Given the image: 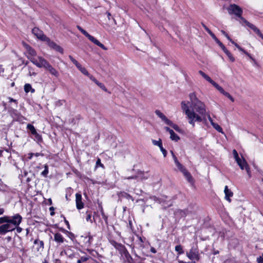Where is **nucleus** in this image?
<instances>
[{
  "label": "nucleus",
  "mask_w": 263,
  "mask_h": 263,
  "mask_svg": "<svg viewBox=\"0 0 263 263\" xmlns=\"http://www.w3.org/2000/svg\"><path fill=\"white\" fill-rule=\"evenodd\" d=\"M22 218L18 214L12 217L4 216L0 218V234L4 235L7 232L14 230L22 221Z\"/></svg>",
  "instance_id": "nucleus-1"
},
{
  "label": "nucleus",
  "mask_w": 263,
  "mask_h": 263,
  "mask_svg": "<svg viewBox=\"0 0 263 263\" xmlns=\"http://www.w3.org/2000/svg\"><path fill=\"white\" fill-rule=\"evenodd\" d=\"M227 10L229 14L235 15L239 18L242 22L246 23L253 31H258L257 28L254 25L248 22L242 17V10L239 6L236 4H231L227 8Z\"/></svg>",
  "instance_id": "nucleus-2"
},
{
  "label": "nucleus",
  "mask_w": 263,
  "mask_h": 263,
  "mask_svg": "<svg viewBox=\"0 0 263 263\" xmlns=\"http://www.w3.org/2000/svg\"><path fill=\"white\" fill-rule=\"evenodd\" d=\"M189 102L183 101L181 103V108L189 119V123L194 126L195 122H201L200 117L192 110L189 106Z\"/></svg>",
  "instance_id": "nucleus-3"
},
{
  "label": "nucleus",
  "mask_w": 263,
  "mask_h": 263,
  "mask_svg": "<svg viewBox=\"0 0 263 263\" xmlns=\"http://www.w3.org/2000/svg\"><path fill=\"white\" fill-rule=\"evenodd\" d=\"M198 72L204 79L214 86L221 93L228 98L232 102H233L234 101V99L232 96L229 92H226L222 87L214 81L209 76L201 70H199Z\"/></svg>",
  "instance_id": "nucleus-4"
},
{
  "label": "nucleus",
  "mask_w": 263,
  "mask_h": 263,
  "mask_svg": "<svg viewBox=\"0 0 263 263\" xmlns=\"http://www.w3.org/2000/svg\"><path fill=\"white\" fill-rule=\"evenodd\" d=\"M191 107L192 110H194L196 114L200 117L202 121L206 114V107L204 103L201 101H199L191 105Z\"/></svg>",
  "instance_id": "nucleus-5"
},
{
  "label": "nucleus",
  "mask_w": 263,
  "mask_h": 263,
  "mask_svg": "<svg viewBox=\"0 0 263 263\" xmlns=\"http://www.w3.org/2000/svg\"><path fill=\"white\" fill-rule=\"evenodd\" d=\"M233 154L240 168L242 170H245L249 176V177L250 178L251 177L250 169L246 160L244 158L241 159L239 157L238 154L235 149L233 151Z\"/></svg>",
  "instance_id": "nucleus-6"
},
{
  "label": "nucleus",
  "mask_w": 263,
  "mask_h": 263,
  "mask_svg": "<svg viewBox=\"0 0 263 263\" xmlns=\"http://www.w3.org/2000/svg\"><path fill=\"white\" fill-rule=\"evenodd\" d=\"M30 61L38 68H43L44 69L49 63L46 59L40 56L31 57Z\"/></svg>",
  "instance_id": "nucleus-7"
},
{
  "label": "nucleus",
  "mask_w": 263,
  "mask_h": 263,
  "mask_svg": "<svg viewBox=\"0 0 263 263\" xmlns=\"http://www.w3.org/2000/svg\"><path fill=\"white\" fill-rule=\"evenodd\" d=\"M186 256L191 260L198 261L200 259V254L197 248L193 247L189 251L186 252Z\"/></svg>",
  "instance_id": "nucleus-8"
},
{
  "label": "nucleus",
  "mask_w": 263,
  "mask_h": 263,
  "mask_svg": "<svg viewBox=\"0 0 263 263\" xmlns=\"http://www.w3.org/2000/svg\"><path fill=\"white\" fill-rule=\"evenodd\" d=\"M178 168L181 172L187 181L190 183L193 182V179L191 174L184 168V167L178 161L175 163Z\"/></svg>",
  "instance_id": "nucleus-9"
},
{
  "label": "nucleus",
  "mask_w": 263,
  "mask_h": 263,
  "mask_svg": "<svg viewBox=\"0 0 263 263\" xmlns=\"http://www.w3.org/2000/svg\"><path fill=\"white\" fill-rule=\"evenodd\" d=\"M178 168L181 172L187 181L190 183L193 182V179L191 174L184 168V167L178 161L175 163Z\"/></svg>",
  "instance_id": "nucleus-10"
},
{
  "label": "nucleus",
  "mask_w": 263,
  "mask_h": 263,
  "mask_svg": "<svg viewBox=\"0 0 263 263\" xmlns=\"http://www.w3.org/2000/svg\"><path fill=\"white\" fill-rule=\"evenodd\" d=\"M86 35V36L88 37V39L91 41L92 42H93L94 44L97 45V46L101 47L102 49L104 50H107V48L101 43H100L98 40H97L96 39H95L93 36L90 35V34H85Z\"/></svg>",
  "instance_id": "nucleus-11"
},
{
  "label": "nucleus",
  "mask_w": 263,
  "mask_h": 263,
  "mask_svg": "<svg viewBox=\"0 0 263 263\" xmlns=\"http://www.w3.org/2000/svg\"><path fill=\"white\" fill-rule=\"evenodd\" d=\"M45 69L49 71L51 75L57 78H58L59 76V72H58V71L57 69H55L53 67H52V66L51 64H50L49 63L46 66Z\"/></svg>",
  "instance_id": "nucleus-12"
},
{
  "label": "nucleus",
  "mask_w": 263,
  "mask_h": 263,
  "mask_svg": "<svg viewBox=\"0 0 263 263\" xmlns=\"http://www.w3.org/2000/svg\"><path fill=\"white\" fill-rule=\"evenodd\" d=\"M24 47H25V48L27 50V53L28 54L27 55V58L30 60V58L31 57H36V53L33 49H32L30 46H29L27 44H24Z\"/></svg>",
  "instance_id": "nucleus-13"
},
{
  "label": "nucleus",
  "mask_w": 263,
  "mask_h": 263,
  "mask_svg": "<svg viewBox=\"0 0 263 263\" xmlns=\"http://www.w3.org/2000/svg\"><path fill=\"white\" fill-rule=\"evenodd\" d=\"M76 206L78 210H81L84 208V204L82 201V195L81 194L77 193L76 194Z\"/></svg>",
  "instance_id": "nucleus-14"
},
{
  "label": "nucleus",
  "mask_w": 263,
  "mask_h": 263,
  "mask_svg": "<svg viewBox=\"0 0 263 263\" xmlns=\"http://www.w3.org/2000/svg\"><path fill=\"white\" fill-rule=\"evenodd\" d=\"M54 240L60 245L64 242L65 239L61 233H55L54 234Z\"/></svg>",
  "instance_id": "nucleus-15"
},
{
  "label": "nucleus",
  "mask_w": 263,
  "mask_h": 263,
  "mask_svg": "<svg viewBox=\"0 0 263 263\" xmlns=\"http://www.w3.org/2000/svg\"><path fill=\"white\" fill-rule=\"evenodd\" d=\"M8 111L14 120H18L21 118L20 114L14 109H9Z\"/></svg>",
  "instance_id": "nucleus-16"
},
{
  "label": "nucleus",
  "mask_w": 263,
  "mask_h": 263,
  "mask_svg": "<svg viewBox=\"0 0 263 263\" xmlns=\"http://www.w3.org/2000/svg\"><path fill=\"white\" fill-rule=\"evenodd\" d=\"M224 192L225 194V199L229 202H230L231 201L230 197L233 196V193L228 189V186L227 185L225 186L224 187Z\"/></svg>",
  "instance_id": "nucleus-17"
},
{
  "label": "nucleus",
  "mask_w": 263,
  "mask_h": 263,
  "mask_svg": "<svg viewBox=\"0 0 263 263\" xmlns=\"http://www.w3.org/2000/svg\"><path fill=\"white\" fill-rule=\"evenodd\" d=\"M48 45L52 48L54 49L56 51L62 53L63 52V48L60 46L56 44L55 43L50 41Z\"/></svg>",
  "instance_id": "nucleus-18"
},
{
  "label": "nucleus",
  "mask_w": 263,
  "mask_h": 263,
  "mask_svg": "<svg viewBox=\"0 0 263 263\" xmlns=\"http://www.w3.org/2000/svg\"><path fill=\"white\" fill-rule=\"evenodd\" d=\"M34 244L36 245V250L37 251H42L44 249V242L39 239H35L34 241Z\"/></svg>",
  "instance_id": "nucleus-19"
},
{
  "label": "nucleus",
  "mask_w": 263,
  "mask_h": 263,
  "mask_svg": "<svg viewBox=\"0 0 263 263\" xmlns=\"http://www.w3.org/2000/svg\"><path fill=\"white\" fill-rule=\"evenodd\" d=\"M155 114H156L157 116H158V117H159L160 118H161V120L163 121H164L166 124L170 120L168 119H167L166 118V117L162 112H161L159 110H156L155 111Z\"/></svg>",
  "instance_id": "nucleus-20"
},
{
  "label": "nucleus",
  "mask_w": 263,
  "mask_h": 263,
  "mask_svg": "<svg viewBox=\"0 0 263 263\" xmlns=\"http://www.w3.org/2000/svg\"><path fill=\"white\" fill-rule=\"evenodd\" d=\"M36 37L41 41L46 42L47 44L50 41L49 38H48L45 34H34Z\"/></svg>",
  "instance_id": "nucleus-21"
},
{
  "label": "nucleus",
  "mask_w": 263,
  "mask_h": 263,
  "mask_svg": "<svg viewBox=\"0 0 263 263\" xmlns=\"http://www.w3.org/2000/svg\"><path fill=\"white\" fill-rule=\"evenodd\" d=\"M189 98L190 100L191 105H192L193 104H195V103L197 102L198 101H200L199 100L196 95L195 92H191L189 94Z\"/></svg>",
  "instance_id": "nucleus-22"
},
{
  "label": "nucleus",
  "mask_w": 263,
  "mask_h": 263,
  "mask_svg": "<svg viewBox=\"0 0 263 263\" xmlns=\"http://www.w3.org/2000/svg\"><path fill=\"white\" fill-rule=\"evenodd\" d=\"M167 125L171 126L173 129H174L176 132L179 133H182L183 130L181 129L177 124L173 123L172 121L170 120L166 124Z\"/></svg>",
  "instance_id": "nucleus-23"
},
{
  "label": "nucleus",
  "mask_w": 263,
  "mask_h": 263,
  "mask_svg": "<svg viewBox=\"0 0 263 263\" xmlns=\"http://www.w3.org/2000/svg\"><path fill=\"white\" fill-rule=\"evenodd\" d=\"M69 58L77 68L80 71L83 67L76 60H75L71 55H69Z\"/></svg>",
  "instance_id": "nucleus-24"
},
{
  "label": "nucleus",
  "mask_w": 263,
  "mask_h": 263,
  "mask_svg": "<svg viewBox=\"0 0 263 263\" xmlns=\"http://www.w3.org/2000/svg\"><path fill=\"white\" fill-rule=\"evenodd\" d=\"M159 202L160 204H161L162 206H163L164 208H166L169 206H171L172 204V202L170 201H167L166 200H159Z\"/></svg>",
  "instance_id": "nucleus-25"
},
{
  "label": "nucleus",
  "mask_w": 263,
  "mask_h": 263,
  "mask_svg": "<svg viewBox=\"0 0 263 263\" xmlns=\"http://www.w3.org/2000/svg\"><path fill=\"white\" fill-rule=\"evenodd\" d=\"M24 91L28 93L29 91L31 92L32 93L34 92L35 91V90L32 88L31 85L30 84H26L24 85Z\"/></svg>",
  "instance_id": "nucleus-26"
},
{
  "label": "nucleus",
  "mask_w": 263,
  "mask_h": 263,
  "mask_svg": "<svg viewBox=\"0 0 263 263\" xmlns=\"http://www.w3.org/2000/svg\"><path fill=\"white\" fill-rule=\"evenodd\" d=\"M170 138L172 140L178 141L180 139L179 137L177 134H176L173 130H172L171 133H170Z\"/></svg>",
  "instance_id": "nucleus-27"
},
{
  "label": "nucleus",
  "mask_w": 263,
  "mask_h": 263,
  "mask_svg": "<svg viewBox=\"0 0 263 263\" xmlns=\"http://www.w3.org/2000/svg\"><path fill=\"white\" fill-rule=\"evenodd\" d=\"M27 128L30 131L31 134L33 135L37 133L35 127L32 124H28L27 125Z\"/></svg>",
  "instance_id": "nucleus-28"
},
{
  "label": "nucleus",
  "mask_w": 263,
  "mask_h": 263,
  "mask_svg": "<svg viewBox=\"0 0 263 263\" xmlns=\"http://www.w3.org/2000/svg\"><path fill=\"white\" fill-rule=\"evenodd\" d=\"M175 251L178 253V255H181L184 253L183 248L181 245H177L175 247Z\"/></svg>",
  "instance_id": "nucleus-29"
},
{
  "label": "nucleus",
  "mask_w": 263,
  "mask_h": 263,
  "mask_svg": "<svg viewBox=\"0 0 263 263\" xmlns=\"http://www.w3.org/2000/svg\"><path fill=\"white\" fill-rule=\"evenodd\" d=\"M211 34L213 39L216 41V42L218 44V45L221 49L224 47L223 44L219 40H218V39L215 36V34Z\"/></svg>",
  "instance_id": "nucleus-30"
},
{
  "label": "nucleus",
  "mask_w": 263,
  "mask_h": 263,
  "mask_svg": "<svg viewBox=\"0 0 263 263\" xmlns=\"http://www.w3.org/2000/svg\"><path fill=\"white\" fill-rule=\"evenodd\" d=\"M148 176H149V175L148 174V173H141L140 174H139V175L138 176V177L141 180H143L147 179L148 178Z\"/></svg>",
  "instance_id": "nucleus-31"
},
{
  "label": "nucleus",
  "mask_w": 263,
  "mask_h": 263,
  "mask_svg": "<svg viewBox=\"0 0 263 263\" xmlns=\"http://www.w3.org/2000/svg\"><path fill=\"white\" fill-rule=\"evenodd\" d=\"M212 126L218 132L224 134L222 128L218 124L214 123L213 124Z\"/></svg>",
  "instance_id": "nucleus-32"
},
{
  "label": "nucleus",
  "mask_w": 263,
  "mask_h": 263,
  "mask_svg": "<svg viewBox=\"0 0 263 263\" xmlns=\"http://www.w3.org/2000/svg\"><path fill=\"white\" fill-rule=\"evenodd\" d=\"M86 214L87 216L86 217V220L87 221H90L91 223L95 222V218L93 217L92 219L91 218V215L90 213L87 212Z\"/></svg>",
  "instance_id": "nucleus-33"
},
{
  "label": "nucleus",
  "mask_w": 263,
  "mask_h": 263,
  "mask_svg": "<svg viewBox=\"0 0 263 263\" xmlns=\"http://www.w3.org/2000/svg\"><path fill=\"white\" fill-rule=\"evenodd\" d=\"M111 243L112 246H114V247L115 248H116L117 249H120V250H122V248H123V245H122L120 243H118L114 241H112L111 242Z\"/></svg>",
  "instance_id": "nucleus-34"
},
{
  "label": "nucleus",
  "mask_w": 263,
  "mask_h": 263,
  "mask_svg": "<svg viewBox=\"0 0 263 263\" xmlns=\"http://www.w3.org/2000/svg\"><path fill=\"white\" fill-rule=\"evenodd\" d=\"M152 143L154 145L158 146L159 148L162 146V143L161 139H159V140H152Z\"/></svg>",
  "instance_id": "nucleus-35"
},
{
  "label": "nucleus",
  "mask_w": 263,
  "mask_h": 263,
  "mask_svg": "<svg viewBox=\"0 0 263 263\" xmlns=\"http://www.w3.org/2000/svg\"><path fill=\"white\" fill-rule=\"evenodd\" d=\"M226 37H227V39L228 40H229L233 44L235 45V46L240 51H243L244 53H246V52L243 50V49L242 48H241L238 44H237L236 43H234L233 41H232L229 36H228V34H226Z\"/></svg>",
  "instance_id": "nucleus-36"
},
{
  "label": "nucleus",
  "mask_w": 263,
  "mask_h": 263,
  "mask_svg": "<svg viewBox=\"0 0 263 263\" xmlns=\"http://www.w3.org/2000/svg\"><path fill=\"white\" fill-rule=\"evenodd\" d=\"M28 76L35 77L36 75V73L34 71L32 67H28Z\"/></svg>",
  "instance_id": "nucleus-37"
},
{
  "label": "nucleus",
  "mask_w": 263,
  "mask_h": 263,
  "mask_svg": "<svg viewBox=\"0 0 263 263\" xmlns=\"http://www.w3.org/2000/svg\"><path fill=\"white\" fill-rule=\"evenodd\" d=\"M48 174V166L47 165H44V170L42 172L41 174L44 177H46Z\"/></svg>",
  "instance_id": "nucleus-38"
},
{
  "label": "nucleus",
  "mask_w": 263,
  "mask_h": 263,
  "mask_svg": "<svg viewBox=\"0 0 263 263\" xmlns=\"http://www.w3.org/2000/svg\"><path fill=\"white\" fill-rule=\"evenodd\" d=\"M100 88H101L102 89H103L104 91L107 92L108 90L105 85L102 83L99 82V81L96 84Z\"/></svg>",
  "instance_id": "nucleus-39"
},
{
  "label": "nucleus",
  "mask_w": 263,
  "mask_h": 263,
  "mask_svg": "<svg viewBox=\"0 0 263 263\" xmlns=\"http://www.w3.org/2000/svg\"><path fill=\"white\" fill-rule=\"evenodd\" d=\"M88 258L89 257L87 255L83 256L80 259L78 260L77 263H82V262L86 261Z\"/></svg>",
  "instance_id": "nucleus-40"
},
{
  "label": "nucleus",
  "mask_w": 263,
  "mask_h": 263,
  "mask_svg": "<svg viewBox=\"0 0 263 263\" xmlns=\"http://www.w3.org/2000/svg\"><path fill=\"white\" fill-rule=\"evenodd\" d=\"M80 71L85 76L87 77L89 76L90 74L87 70V69L85 67H82V68L80 70Z\"/></svg>",
  "instance_id": "nucleus-41"
},
{
  "label": "nucleus",
  "mask_w": 263,
  "mask_h": 263,
  "mask_svg": "<svg viewBox=\"0 0 263 263\" xmlns=\"http://www.w3.org/2000/svg\"><path fill=\"white\" fill-rule=\"evenodd\" d=\"M98 166H100L102 167H104V165L101 163V159L100 158H98L97 162H96V167H98Z\"/></svg>",
  "instance_id": "nucleus-42"
},
{
  "label": "nucleus",
  "mask_w": 263,
  "mask_h": 263,
  "mask_svg": "<svg viewBox=\"0 0 263 263\" xmlns=\"http://www.w3.org/2000/svg\"><path fill=\"white\" fill-rule=\"evenodd\" d=\"M34 136L37 141H40L42 140V136L37 133L34 134Z\"/></svg>",
  "instance_id": "nucleus-43"
},
{
  "label": "nucleus",
  "mask_w": 263,
  "mask_h": 263,
  "mask_svg": "<svg viewBox=\"0 0 263 263\" xmlns=\"http://www.w3.org/2000/svg\"><path fill=\"white\" fill-rule=\"evenodd\" d=\"M86 239H87L86 242L88 243V246H89L91 243L92 237L91 236H89L88 237H86Z\"/></svg>",
  "instance_id": "nucleus-44"
},
{
  "label": "nucleus",
  "mask_w": 263,
  "mask_h": 263,
  "mask_svg": "<svg viewBox=\"0 0 263 263\" xmlns=\"http://www.w3.org/2000/svg\"><path fill=\"white\" fill-rule=\"evenodd\" d=\"M257 263H263V254L257 258Z\"/></svg>",
  "instance_id": "nucleus-45"
},
{
  "label": "nucleus",
  "mask_w": 263,
  "mask_h": 263,
  "mask_svg": "<svg viewBox=\"0 0 263 263\" xmlns=\"http://www.w3.org/2000/svg\"><path fill=\"white\" fill-rule=\"evenodd\" d=\"M122 194V196L126 197V198L127 199H132V197L128 194L126 193H121Z\"/></svg>",
  "instance_id": "nucleus-46"
},
{
  "label": "nucleus",
  "mask_w": 263,
  "mask_h": 263,
  "mask_svg": "<svg viewBox=\"0 0 263 263\" xmlns=\"http://www.w3.org/2000/svg\"><path fill=\"white\" fill-rule=\"evenodd\" d=\"M160 151H161V152L162 153L163 156L164 157H166V156L167 155L166 151L163 147L162 146L161 147H160Z\"/></svg>",
  "instance_id": "nucleus-47"
},
{
  "label": "nucleus",
  "mask_w": 263,
  "mask_h": 263,
  "mask_svg": "<svg viewBox=\"0 0 263 263\" xmlns=\"http://www.w3.org/2000/svg\"><path fill=\"white\" fill-rule=\"evenodd\" d=\"M88 77H89V78L96 84H97V83L98 82V81L91 74H90L89 76H88Z\"/></svg>",
  "instance_id": "nucleus-48"
},
{
  "label": "nucleus",
  "mask_w": 263,
  "mask_h": 263,
  "mask_svg": "<svg viewBox=\"0 0 263 263\" xmlns=\"http://www.w3.org/2000/svg\"><path fill=\"white\" fill-rule=\"evenodd\" d=\"M8 99L9 100V102H10V103L14 102L15 104V107L17 106V100H14L13 98H10V97H9Z\"/></svg>",
  "instance_id": "nucleus-49"
},
{
  "label": "nucleus",
  "mask_w": 263,
  "mask_h": 263,
  "mask_svg": "<svg viewBox=\"0 0 263 263\" xmlns=\"http://www.w3.org/2000/svg\"><path fill=\"white\" fill-rule=\"evenodd\" d=\"M229 59V60L231 62H234L235 61V58L233 57L231 53H230L229 55H227Z\"/></svg>",
  "instance_id": "nucleus-50"
},
{
  "label": "nucleus",
  "mask_w": 263,
  "mask_h": 263,
  "mask_svg": "<svg viewBox=\"0 0 263 263\" xmlns=\"http://www.w3.org/2000/svg\"><path fill=\"white\" fill-rule=\"evenodd\" d=\"M223 52L227 54V55H229L230 53H231L225 47V46L221 49Z\"/></svg>",
  "instance_id": "nucleus-51"
},
{
  "label": "nucleus",
  "mask_w": 263,
  "mask_h": 263,
  "mask_svg": "<svg viewBox=\"0 0 263 263\" xmlns=\"http://www.w3.org/2000/svg\"><path fill=\"white\" fill-rule=\"evenodd\" d=\"M208 120H209L210 122L211 123V125H212L214 123V122H213V120L212 119V118L210 115H208Z\"/></svg>",
  "instance_id": "nucleus-52"
},
{
  "label": "nucleus",
  "mask_w": 263,
  "mask_h": 263,
  "mask_svg": "<svg viewBox=\"0 0 263 263\" xmlns=\"http://www.w3.org/2000/svg\"><path fill=\"white\" fill-rule=\"evenodd\" d=\"M49 210L51 211V215L53 216L54 214V213L53 212L54 208L53 206H51L49 208Z\"/></svg>",
  "instance_id": "nucleus-53"
},
{
  "label": "nucleus",
  "mask_w": 263,
  "mask_h": 263,
  "mask_svg": "<svg viewBox=\"0 0 263 263\" xmlns=\"http://www.w3.org/2000/svg\"><path fill=\"white\" fill-rule=\"evenodd\" d=\"M164 129L166 131L168 132L169 133H171V132L173 130L172 129H171L170 128H169L168 127H164Z\"/></svg>",
  "instance_id": "nucleus-54"
},
{
  "label": "nucleus",
  "mask_w": 263,
  "mask_h": 263,
  "mask_svg": "<svg viewBox=\"0 0 263 263\" xmlns=\"http://www.w3.org/2000/svg\"><path fill=\"white\" fill-rule=\"evenodd\" d=\"M39 29L38 28H34L32 29V33H37L39 31Z\"/></svg>",
  "instance_id": "nucleus-55"
},
{
  "label": "nucleus",
  "mask_w": 263,
  "mask_h": 263,
  "mask_svg": "<svg viewBox=\"0 0 263 263\" xmlns=\"http://www.w3.org/2000/svg\"><path fill=\"white\" fill-rule=\"evenodd\" d=\"M173 158L174 160L175 163H177V162H178V160H177V158L175 155H173Z\"/></svg>",
  "instance_id": "nucleus-56"
},
{
  "label": "nucleus",
  "mask_w": 263,
  "mask_h": 263,
  "mask_svg": "<svg viewBox=\"0 0 263 263\" xmlns=\"http://www.w3.org/2000/svg\"><path fill=\"white\" fill-rule=\"evenodd\" d=\"M151 251L153 253H156V250L153 248V247H152L151 248Z\"/></svg>",
  "instance_id": "nucleus-57"
},
{
  "label": "nucleus",
  "mask_w": 263,
  "mask_h": 263,
  "mask_svg": "<svg viewBox=\"0 0 263 263\" xmlns=\"http://www.w3.org/2000/svg\"><path fill=\"white\" fill-rule=\"evenodd\" d=\"M136 176H131V177H127V178H125V179H135L136 178Z\"/></svg>",
  "instance_id": "nucleus-58"
},
{
  "label": "nucleus",
  "mask_w": 263,
  "mask_h": 263,
  "mask_svg": "<svg viewBox=\"0 0 263 263\" xmlns=\"http://www.w3.org/2000/svg\"><path fill=\"white\" fill-rule=\"evenodd\" d=\"M4 212V209L3 208H0V215H2Z\"/></svg>",
  "instance_id": "nucleus-59"
},
{
  "label": "nucleus",
  "mask_w": 263,
  "mask_h": 263,
  "mask_svg": "<svg viewBox=\"0 0 263 263\" xmlns=\"http://www.w3.org/2000/svg\"><path fill=\"white\" fill-rule=\"evenodd\" d=\"M78 28L79 29V30L82 32V33H86L84 30H83L81 28H80V27H78Z\"/></svg>",
  "instance_id": "nucleus-60"
},
{
  "label": "nucleus",
  "mask_w": 263,
  "mask_h": 263,
  "mask_svg": "<svg viewBox=\"0 0 263 263\" xmlns=\"http://www.w3.org/2000/svg\"><path fill=\"white\" fill-rule=\"evenodd\" d=\"M16 228L17 232L20 233L21 232L22 229L21 228L17 227Z\"/></svg>",
  "instance_id": "nucleus-61"
},
{
  "label": "nucleus",
  "mask_w": 263,
  "mask_h": 263,
  "mask_svg": "<svg viewBox=\"0 0 263 263\" xmlns=\"http://www.w3.org/2000/svg\"><path fill=\"white\" fill-rule=\"evenodd\" d=\"M29 159H31L32 157H33V156L34 155V154L33 153H30L29 154Z\"/></svg>",
  "instance_id": "nucleus-62"
},
{
  "label": "nucleus",
  "mask_w": 263,
  "mask_h": 263,
  "mask_svg": "<svg viewBox=\"0 0 263 263\" xmlns=\"http://www.w3.org/2000/svg\"><path fill=\"white\" fill-rule=\"evenodd\" d=\"M4 72V70L3 69H2V68L1 67V66H0V74L3 73Z\"/></svg>",
  "instance_id": "nucleus-63"
},
{
  "label": "nucleus",
  "mask_w": 263,
  "mask_h": 263,
  "mask_svg": "<svg viewBox=\"0 0 263 263\" xmlns=\"http://www.w3.org/2000/svg\"><path fill=\"white\" fill-rule=\"evenodd\" d=\"M103 218H104L105 220H107V217H106L105 215H104V214L103 213Z\"/></svg>",
  "instance_id": "nucleus-64"
}]
</instances>
